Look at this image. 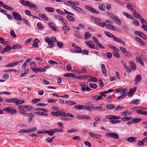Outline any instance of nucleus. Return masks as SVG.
<instances>
[{"instance_id": "nucleus-32", "label": "nucleus", "mask_w": 147, "mask_h": 147, "mask_svg": "<svg viewBox=\"0 0 147 147\" xmlns=\"http://www.w3.org/2000/svg\"><path fill=\"white\" fill-rule=\"evenodd\" d=\"M58 115H59L58 117L60 116H65V113L63 111L59 110L58 111Z\"/></svg>"}, {"instance_id": "nucleus-23", "label": "nucleus", "mask_w": 147, "mask_h": 147, "mask_svg": "<svg viewBox=\"0 0 147 147\" xmlns=\"http://www.w3.org/2000/svg\"><path fill=\"white\" fill-rule=\"evenodd\" d=\"M84 109L88 111H90L93 109V105H91L89 106H85L84 107Z\"/></svg>"}, {"instance_id": "nucleus-31", "label": "nucleus", "mask_w": 147, "mask_h": 147, "mask_svg": "<svg viewBox=\"0 0 147 147\" xmlns=\"http://www.w3.org/2000/svg\"><path fill=\"white\" fill-rule=\"evenodd\" d=\"M121 114L123 116H127L131 115V113L127 110L125 112H122Z\"/></svg>"}, {"instance_id": "nucleus-9", "label": "nucleus", "mask_w": 147, "mask_h": 147, "mask_svg": "<svg viewBox=\"0 0 147 147\" xmlns=\"http://www.w3.org/2000/svg\"><path fill=\"white\" fill-rule=\"evenodd\" d=\"M85 8L88 10L89 11H91L92 12L95 13L96 14H98L99 13V12L97 10H96L94 8L92 7H89L88 5H85L84 6Z\"/></svg>"}, {"instance_id": "nucleus-1", "label": "nucleus", "mask_w": 147, "mask_h": 147, "mask_svg": "<svg viewBox=\"0 0 147 147\" xmlns=\"http://www.w3.org/2000/svg\"><path fill=\"white\" fill-rule=\"evenodd\" d=\"M64 4L66 5L71 6L73 9L80 13L83 15L86 14V12L82 9L75 6L76 5H79V3L78 2L73 1H66L65 2Z\"/></svg>"}, {"instance_id": "nucleus-50", "label": "nucleus", "mask_w": 147, "mask_h": 147, "mask_svg": "<svg viewBox=\"0 0 147 147\" xmlns=\"http://www.w3.org/2000/svg\"><path fill=\"white\" fill-rule=\"evenodd\" d=\"M20 1L21 3L23 5H24L25 6H28L27 2H28V1H26L24 0H20Z\"/></svg>"}, {"instance_id": "nucleus-22", "label": "nucleus", "mask_w": 147, "mask_h": 147, "mask_svg": "<svg viewBox=\"0 0 147 147\" xmlns=\"http://www.w3.org/2000/svg\"><path fill=\"white\" fill-rule=\"evenodd\" d=\"M48 25L51 30L54 31H56V29L55 27V25L54 23L51 22L49 23L48 24Z\"/></svg>"}, {"instance_id": "nucleus-62", "label": "nucleus", "mask_w": 147, "mask_h": 147, "mask_svg": "<svg viewBox=\"0 0 147 147\" xmlns=\"http://www.w3.org/2000/svg\"><path fill=\"white\" fill-rule=\"evenodd\" d=\"M141 119L140 118H136L133 119L132 121L134 123H137L141 121Z\"/></svg>"}, {"instance_id": "nucleus-7", "label": "nucleus", "mask_w": 147, "mask_h": 147, "mask_svg": "<svg viewBox=\"0 0 147 147\" xmlns=\"http://www.w3.org/2000/svg\"><path fill=\"white\" fill-rule=\"evenodd\" d=\"M94 22L97 25L102 27H104L106 25L105 22H101V21L99 19L96 18L94 20Z\"/></svg>"}, {"instance_id": "nucleus-51", "label": "nucleus", "mask_w": 147, "mask_h": 147, "mask_svg": "<svg viewBox=\"0 0 147 147\" xmlns=\"http://www.w3.org/2000/svg\"><path fill=\"white\" fill-rule=\"evenodd\" d=\"M105 34L107 36L110 38L113 37L114 35L111 33L107 32V31H105L104 32Z\"/></svg>"}, {"instance_id": "nucleus-49", "label": "nucleus", "mask_w": 147, "mask_h": 147, "mask_svg": "<svg viewBox=\"0 0 147 147\" xmlns=\"http://www.w3.org/2000/svg\"><path fill=\"white\" fill-rule=\"evenodd\" d=\"M85 37L84 39H86L87 38H89L91 37V35L88 32H86L84 34Z\"/></svg>"}, {"instance_id": "nucleus-26", "label": "nucleus", "mask_w": 147, "mask_h": 147, "mask_svg": "<svg viewBox=\"0 0 147 147\" xmlns=\"http://www.w3.org/2000/svg\"><path fill=\"white\" fill-rule=\"evenodd\" d=\"M107 109L108 110H111L115 108V105L113 104H108L106 106Z\"/></svg>"}, {"instance_id": "nucleus-12", "label": "nucleus", "mask_w": 147, "mask_h": 147, "mask_svg": "<svg viewBox=\"0 0 147 147\" xmlns=\"http://www.w3.org/2000/svg\"><path fill=\"white\" fill-rule=\"evenodd\" d=\"M45 41L48 43L49 45L54 46L55 44L51 41V39L49 38L48 37H46L45 38Z\"/></svg>"}, {"instance_id": "nucleus-57", "label": "nucleus", "mask_w": 147, "mask_h": 147, "mask_svg": "<svg viewBox=\"0 0 147 147\" xmlns=\"http://www.w3.org/2000/svg\"><path fill=\"white\" fill-rule=\"evenodd\" d=\"M0 41H1V44H4L6 45L7 43V41H5L4 40V39L0 37Z\"/></svg>"}, {"instance_id": "nucleus-24", "label": "nucleus", "mask_w": 147, "mask_h": 147, "mask_svg": "<svg viewBox=\"0 0 147 147\" xmlns=\"http://www.w3.org/2000/svg\"><path fill=\"white\" fill-rule=\"evenodd\" d=\"M134 33L135 34L138 35L140 37L144 36L145 38L146 37V35L140 31H136L134 32Z\"/></svg>"}, {"instance_id": "nucleus-43", "label": "nucleus", "mask_w": 147, "mask_h": 147, "mask_svg": "<svg viewBox=\"0 0 147 147\" xmlns=\"http://www.w3.org/2000/svg\"><path fill=\"white\" fill-rule=\"evenodd\" d=\"M37 128L36 127H34L33 128L28 129L29 133L30 132H33L36 131L37 130Z\"/></svg>"}, {"instance_id": "nucleus-44", "label": "nucleus", "mask_w": 147, "mask_h": 147, "mask_svg": "<svg viewBox=\"0 0 147 147\" xmlns=\"http://www.w3.org/2000/svg\"><path fill=\"white\" fill-rule=\"evenodd\" d=\"M140 22L142 24V26H147V22L143 18H141L140 20Z\"/></svg>"}, {"instance_id": "nucleus-15", "label": "nucleus", "mask_w": 147, "mask_h": 147, "mask_svg": "<svg viewBox=\"0 0 147 147\" xmlns=\"http://www.w3.org/2000/svg\"><path fill=\"white\" fill-rule=\"evenodd\" d=\"M18 62H14L13 63H10L6 65L5 67H13L19 64Z\"/></svg>"}, {"instance_id": "nucleus-6", "label": "nucleus", "mask_w": 147, "mask_h": 147, "mask_svg": "<svg viewBox=\"0 0 147 147\" xmlns=\"http://www.w3.org/2000/svg\"><path fill=\"white\" fill-rule=\"evenodd\" d=\"M105 136L108 138H112L116 139H119V136L117 134L111 132L107 133L105 134Z\"/></svg>"}, {"instance_id": "nucleus-20", "label": "nucleus", "mask_w": 147, "mask_h": 147, "mask_svg": "<svg viewBox=\"0 0 147 147\" xmlns=\"http://www.w3.org/2000/svg\"><path fill=\"white\" fill-rule=\"evenodd\" d=\"M87 45L91 49H93L94 47V44L91 41H89L88 42L86 41L85 42Z\"/></svg>"}, {"instance_id": "nucleus-46", "label": "nucleus", "mask_w": 147, "mask_h": 147, "mask_svg": "<svg viewBox=\"0 0 147 147\" xmlns=\"http://www.w3.org/2000/svg\"><path fill=\"white\" fill-rule=\"evenodd\" d=\"M97 79L95 77H91V79L88 80V81L89 82H91L92 81L93 82H97Z\"/></svg>"}, {"instance_id": "nucleus-30", "label": "nucleus", "mask_w": 147, "mask_h": 147, "mask_svg": "<svg viewBox=\"0 0 147 147\" xmlns=\"http://www.w3.org/2000/svg\"><path fill=\"white\" fill-rule=\"evenodd\" d=\"M136 138L133 137H129L128 138L126 139V140L130 142H135Z\"/></svg>"}, {"instance_id": "nucleus-28", "label": "nucleus", "mask_w": 147, "mask_h": 147, "mask_svg": "<svg viewBox=\"0 0 147 147\" xmlns=\"http://www.w3.org/2000/svg\"><path fill=\"white\" fill-rule=\"evenodd\" d=\"M140 102V100L139 99H136L133 100L131 102V103L135 104L137 105H138Z\"/></svg>"}, {"instance_id": "nucleus-14", "label": "nucleus", "mask_w": 147, "mask_h": 147, "mask_svg": "<svg viewBox=\"0 0 147 147\" xmlns=\"http://www.w3.org/2000/svg\"><path fill=\"white\" fill-rule=\"evenodd\" d=\"M103 104H102L100 105L99 106H96L95 107L93 105V109L95 110H98V111H105V109L102 108V105H103Z\"/></svg>"}, {"instance_id": "nucleus-4", "label": "nucleus", "mask_w": 147, "mask_h": 147, "mask_svg": "<svg viewBox=\"0 0 147 147\" xmlns=\"http://www.w3.org/2000/svg\"><path fill=\"white\" fill-rule=\"evenodd\" d=\"M108 16H110L111 18L113 20L114 22L116 24L120 25H121V21L117 16H114L111 13H108Z\"/></svg>"}, {"instance_id": "nucleus-13", "label": "nucleus", "mask_w": 147, "mask_h": 147, "mask_svg": "<svg viewBox=\"0 0 147 147\" xmlns=\"http://www.w3.org/2000/svg\"><path fill=\"white\" fill-rule=\"evenodd\" d=\"M36 63L34 62H32L30 63V67L32 70L35 73H37V71L36 70Z\"/></svg>"}, {"instance_id": "nucleus-16", "label": "nucleus", "mask_w": 147, "mask_h": 147, "mask_svg": "<svg viewBox=\"0 0 147 147\" xmlns=\"http://www.w3.org/2000/svg\"><path fill=\"white\" fill-rule=\"evenodd\" d=\"M63 127H61L60 128V129H50V130L53 131V134H54L55 132H63Z\"/></svg>"}, {"instance_id": "nucleus-27", "label": "nucleus", "mask_w": 147, "mask_h": 147, "mask_svg": "<svg viewBox=\"0 0 147 147\" xmlns=\"http://www.w3.org/2000/svg\"><path fill=\"white\" fill-rule=\"evenodd\" d=\"M135 40L136 42L140 43L143 46H144L145 44L142 40L138 37H136L135 38Z\"/></svg>"}, {"instance_id": "nucleus-35", "label": "nucleus", "mask_w": 147, "mask_h": 147, "mask_svg": "<svg viewBox=\"0 0 147 147\" xmlns=\"http://www.w3.org/2000/svg\"><path fill=\"white\" fill-rule=\"evenodd\" d=\"M39 16L41 18L44 19L45 20L47 21L49 20L48 18L47 17L45 14H39Z\"/></svg>"}, {"instance_id": "nucleus-29", "label": "nucleus", "mask_w": 147, "mask_h": 147, "mask_svg": "<svg viewBox=\"0 0 147 147\" xmlns=\"http://www.w3.org/2000/svg\"><path fill=\"white\" fill-rule=\"evenodd\" d=\"M136 60L137 62L140 63L142 65H144V63L140 57H136Z\"/></svg>"}, {"instance_id": "nucleus-5", "label": "nucleus", "mask_w": 147, "mask_h": 147, "mask_svg": "<svg viewBox=\"0 0 147 147\" xmlns=\"http://www.w3.org/2000/svg\"><path fill=\"white\" fill-rule=\"evenodd\" d=\"M3 111L7 112L11 114V115L15 114L16 113L17 111L11 107H8L6 108H4Z\"/></svg>"}, {"instance_id": "nucleus-11", "label": "nucleus", "mask_w": 147, "mask_h": 147, "mask_svg": "<svg viewBox=\"0 0 147 147\" xmlns=\"http://www.w3.org/2000/svg\"><path fill=\"white\" fill-rule=\"evenodd\" d=\"M129 63L131 69L134 71L136 70V66L135 62L134 61L131 60L129 61Z\"/></svg>"}, {"instance_id": "nucleus-40", "label": "nucleus", "mask_w": 147, "mask_h": 147, "mask_svg": "<svg viewBox=\"0 0 147 147\" xmlns=\"http://www.w3.org/2000/svg\"><path fill=\"white\" fill-rule=\"evenodd\" d=\"M137 113L140 114L142 115H146L147 114V112L145 111L138 110L137 111Z\"/></svg>"}, {"instance_id": "nucleus-41", "label": "nucleus", "mask_w": 147, "mask_h": 147, "mask_svg": "<svg viewBox=\"0 0 147 147\" xmlns=\"http://www.w3.org/2000/svg\"><path fill=\"white\" fill-rule=\"evenodd\" d=\"M98 8L101 11H104L105 10V6L103 4H102L100 5L98 7Z\"/></svg>"}, {"instance_id": "nucleus-55", "label": "nucleus", "mask_w": 147, "mask_h": 147, "mask_svg": "<svg viewBox=\"0 0 147 147\" xmlns=\"http://www.w3.org/2000/svg\"><path fill=\"white\" fill-rule=\"evenodd\" d=\"M124 109V107L123 106H118L115 108V109L116 111L118 110H122Z\"/></svg>"}, {"instance_id": "nucleus-36", "label": "nucleus", "mask_w": 147, "mask_h": 147, "mask_svg": "<svg viewBox=\"0 0 147 147\" xmlns=\"http://www.w3.org/2000/svg\"><path fill=\"white\" fill-rule=\"evenodd\" d=\"M27 3L28 6L30 8H35L36 5H35L29 1Z\"/></svg>"}, {"instance_id": "nucleus-42", "label": "nucleus", "mask_w": 147, "mask_h": 147, "mask_svg": "<svg viewBox=\"0 0 147 147\" xmlns=\"http://www.w3.org/2000/svg\"><path fill=\"white\" fill-rule=\"evenodd\" d=\"M123 14L124 16L126 17L127 18L134 20V19L133 18V17L129 14L125 12L123 13Z\"/></svg>"}, {"instance_id": "nucleus-8", "label": "nucleus", "mask_w": 147, "mask_h": 147, "mask_svg": "<svg viewBox=\"0 0 147 147\" xmlns=\"http://www.w3.org/2000/svg\"><path fill=\"white\" fill-rule=\"evenodd\" d=\"M12 14L14 18L16 20L21 21L22 20V18L21 16L18 13L13 12H12Z\"/></svg>"}, {"instance_id": "nucleus-10", "label": "nucleus", "mask_w": 147, "mask_h": 147, "mask_svg": "<svg viewBox=\"0 0 147 147\" xmlns=\"http://www.w3.org/2000/svg\"><path fill=\"white\" fill-rule=\"evenodd\" d=\"M88 134L91 137L94 138L101 137L102 136L100 135L97 134H95L93 132H88Z\"/></svg>"}, {"instance_id": "nucleus-25", "label": "nucleus", "mask_w": 147, "mask_h": 147, "mask_svg": "<svg viewBox=\"0 0 147 147\" xmlns=\"http://www.w3.org/2000/svg\"><path fill=\"white\" fill-rule=\"evenodd\" d=\"M11 50V48L10 46H7L4 49L3 51H1V53L2 54H4L5 52Z\"/></svg>"}, {"instance_id": "nucleus-3", "label": "nucleus", "mask_w": 147, "mask_h": 147, "mask_svg": "<svg viewBox=\"0 0 147 147\" xmlns=\"http://www.w3.org/2000/svg\"><path fill=\"white\" fill-rule=\"evenodd\" d=\"M35 110L38 111L34 112V114H35L45 116H48V115L47 113V111L45 109L39 108L36 109Z\"/></svg>"}, {"instance_id": "nucleus-56", "label": "nucleus", "mask_w": 147, "mask_h": 147, "mask_svg": "<svg viewBox=\"0 0 147 147\" xmlns=\"http://www.w3.org/2000/svg\"><path fill=\"white\" fill-rule=\"evenodd\" d=\"M111 30H114V31H117V32H119L120 31V30L119 28H117L115 26L112 25V26Z\"/></svg>"}, {"instance_id": "nucleus-33", "label": "nucleus", "mask_w": 147, "mask_h": 147, "mask_svg": "<svg viewBox=\"0 0 147 147\" xmlns=\"http://www.w3.org/2000/svg\"><path fill=\"white\" fill-rule=\"evenodd\" d=\"M45 9L46 11L50 12H53L54 11V9L52 7H46Z\"/></svg>"}, {"instance_id": "nucleus-59", "label": "nucleus", "mask_w": 147, "mask_h": 147, "mask_svg": "<svg viewBox=\"0 0 147 147\" xmlns=\"http://www.w3.org/2000/svg\"><path fill=\"white\" fill-rule=\"evenodd\" d=\"M121 63L123 65L125 69H128V67L127 66V64L125 62L123 61H121Z\"/></svg>"}, {"instance_id": "nucleus-64", "label": "nucleus", "mask_w": 147, "mask_h": 147, "mask_svg": "<svg viewBox=\"0 0 147 147\" xmlns=\"http://www.w3.org/2000/svg\"><path fill=\"white\" fill-rule=\"evenodd\" d=\"M113 55L116 57L119 58L120 57V55L116 51H114L113 52Z\"/></svg>"}, {"instance_id": "nucleus-61", "label": "nucleus", "mask_w": 147, "mask_h": 147, "mask_svg": "<svg viewBox=\"0 0 147 147\" xmlns=\"http://www.w3.org/2000/svg\"><path fill=\"white\" fill-rule=\"evenodd\" d=\"M75 49L77 53H81L82 51L81 49L78 46L75 47Z\"/></svg>"}, {"instance_id": "nucleus-17", "label": "nucleus", "mask_w": 147, "mask_h": 147, "mask_svg": "<svg viewBox=\"0 0 147 147\" xmlns=\"http://www.w3.org/2000/svg\"><path fill=\"white\" fill-rule=\"evenodd\" d=\"M142 80V76L140 75H137L135 77V84H137L139 82H140Z\"/></svg>"}, {"instance_id": "nucleus-63", "label": "nucleus", "mask_w": 147, "mask_h": 147, "mask_svg": "<svg viewBox=\"0 0 147 147\" xmlns=\"http://www.w3.org/2000/svg\"><path fill=\"white\" fill-rule=\"evenodd\" d=\"M40 100V98H36L34 100H32L31 102L32 103L36 104Z\"/></svg>"}, {"instance_id": "nucleus-47", "label": "nucleus", "mask_w": 147, "mask_h": 147, "mask_svg": "<svg viewBox=\"0 0 147 147\" xmlns=\"http://www.w3.org/2000/svg\"><path fill=\"white\" fill-rule=\"evenodd\" d=\"M3 7L5 9H8L10 11H13V9L12 8L10 7L9 6L6 5H3Z\"/></svg>"}, {"instance_id": "nucleus-58", "label": "nucleus", "mask_w": 147, "mask_h": 147, "mask_svg": "<svg viewBox=\"0 0 147 147\" xmlns=\"http://www.w3.org/2000/svg\"><path fill=\"white\" fill-rule=\"evenodd\" d=\"M89 86L90 88H93L94 89H96L97 87V86L96 84L92 83L90 84Z\"/></svg>"}, {"instance_id": "nucleus-45", "label": "nucleus", "mask_w": 147, "mask_h": 147, "mask_svg": "<svg viewBox=\"0 0 147 147\" xmlns=\"http://www.w3.org/2000/svg\"><path fill=\"white\" fill-rule=\"evenodd\" d=\"M10 34L11 36L13 38H16L17 37V36L16 35L14 31L13 30H11Z\"/></svg>"}, {"instance_id": "nucleus-39", "label": "nucleus", "mask_w": 147, "mask_h": 147, "mask_svg": "<svg viewBox=\"0 0 147 147\" xmlns=\"http://www.w3.org/2000/svg\"><path fill=\"white\" fill-rule=\"evenodd\" d=\"M94 98L95 100H99L103 99V98L102 95L98 96H95L94 97Z\"/></svg>"}, {"instance_id": "nucleus-21", "label": "nucleus", "mask_w": 147, "mask_h": 147, "mask_svg": "<svg viewBox=\"0 0 147 147\" xmlns=\"http://www.w3.org/2000/svg\"><path fill=\"white\" fill-rule=\"evenodd\" d=\"M18 108L20 110V113H21L23 112H26V109L25 106H18Z\"/></svg>"}, {"instance_id": "nucleus-18", "label": "nucleus", "mask_w": 147, "mask_h": 147, "mask_svg": "<svg viewBox=\"0 0 147 147\" xmlns=\"http://www.w3.org/2000/svg\"><path fill=\"white\" fill-rule=\"evenodd\" d=\"M102 72L105 76H107V70L105 67V65L103 64H102L101 65Z\"/></svg>"}, {"instance_id": "nucleus-37", "label": "nucleus", "mask_w": 147, "mask_h": 147, "mask_svg": "<svg viewBox=\"0 0 147 147\" xmlns=\"http://www.w3.org/2000/svg\"><path fill=\"white\" fill-rule=\"evenodd\" d=\"M84 107L83 105H76L74 108L76 109L79 110H82L84 109Z\"/></svg>"}, {"instance_id": "nucleus-54", "label": "nucleus", "mask_w": 147, "mask_h": 147, "mask_svg": "<svg viewBox=\"0 0 147 147\" xmlns=\"http://www.w3.org/2000/svg\"><path fill=\"white\" fill-rule=\"evenodd\" d=\"M67 18L69 20L72 21H74L75 19V18L72 17L71 16L69 15H67Z\"/></svg>"}, {"instance_id": "nucleus-60", "label": "nucleus", "mask_w": 147, "mask_h": 147, "mask_svg": "<svg viewBox=\"0 0 147 147\" xmlns=\"http://www.w3.org/2000/svg\"><path fill=\"white\" fill-rule=\"evenodd\" d=\"M106 55L108 59H110L112 57V53L111 52H108L107 53Z\"/></svg>"}, {"instance_id": "nucleus-34", "label": "nucleus", "mask_w": 147, "mask_h": 147, "mask_svg": "<svg viewBox=\"0 0 147 147\" xmlns=\"http://www.w3.org/2000/svg\"><path fill=\"white\" fill-rule=\"evenodd\" d=\"M133 13L134 16L137 18H142L141 16L139 14L137 13L136 11L135 10L133 12Z\"/></svg>"}, {"instance_id": "nucleus-38", "label": "nucleus", "mask_w": 147, "mask_h": 147, "mask_svg": "<svg viewBox=\"0 0 147 147\" xmlns=\"http://www.w3.org/2000/svg\"><path fill=\"white\" fill-rule=\"evenodd\" d=\"M64 76L67 77H74V75L72 73H67L65 74Z\"/></svg>"}, {"instance_id": "nucleus-52", "label": "nucleus", "mask_w": 147, "mask_h": 147, "mask_svg": "<svg viewBox=\"0 0 147 147\" xmlns=\"http://www.w3.org/2000/svg\"><path fill=\"white\" fill-rule=\"evenodd\" d=\"M16 101V105L22 104L24 102V100H19L18 99H17Z\"/></svg>"}, {"instance_id": "nucleus-48", "label": "nucleus", "mask_w": 147, "mask_h": 147, "mask_svg": "<svg viewBox=\"0 0 147 147\" xmlns=\"http://www.w3.org/2000/svg\"><path fill=\"white\" fill-rule=\"evenodd\" d=\"M36 70L37 71V73L38 71H40V72L45 71H46V69H45L43 68L39 67L36 68Z\"/></svg>"}, {"instance_id": "nucleus-2", "label": "nucleus", "mask_w": 147, "mask_h": 147, "mask_svg": "<svg viewBox=\"0 0 147 147\" xmlns=\"http://www.w3.org/2000/svg\"><path fill=\"white\" fill-rule=\"evenodd\" d=\"M106 118L107 119L110 120V122L112 124H116L119 123L121 122V121L120 120H113L112 119H120L121 117L117 116H114L113 115H109L106 116Z\"/></svg>"}, {"instance_id": "nucleus-19", "label": "nucleus", "mask_w": 147, "mask_h": 147, "mask_svg": "<svg viewBox=\"0 0 147 147\" xmlns=\"http://www.w3.org/2000/svg\"><path fill=\"white\" fill-rule=\"evenodd\" d=\"M137 88L136 87H134L133 88H130L129 90V92L128 93V95L130 96L132 95V93L134 92L136 90Z\"/></svg>"}, {"instance_id": "nucleus-53", "label": "nucleus", "mask_w": 147, "mask_h": 147, "mask_svg": "<svg viewBox=\"0 0 147 147\" xmlns=\"http://www.w3.org/2000/svg\"><path fill=\"white\" fill-rule=\"evenodd\" d=\"M22 48V47L19 45H14L12 47V48L13 49H19Z\"/></svg>"}]
</instances>
